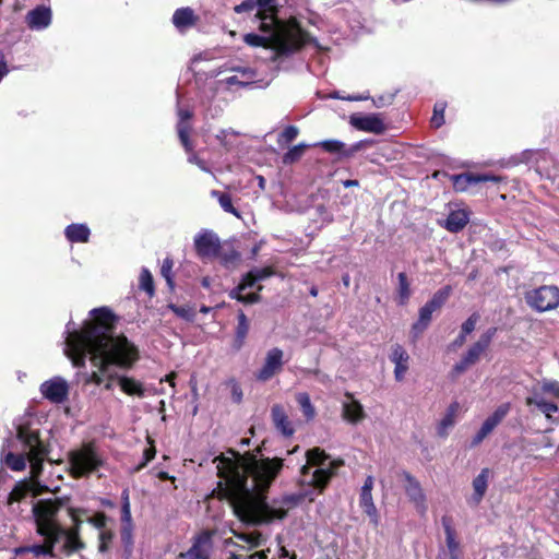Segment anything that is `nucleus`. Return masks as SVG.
Wrapping results in <instances>:
<instances>
[{"label": "nucleus", "instance_id": "obj_1", "mask_svg": "<svg viewBox=\"0 0 559 559\" xmlns=\"http://www.w3.org/2000/svg\"><path fill=\"white\" fill-rule=\"evenodd\" d=\"M230 456L218 457V486L230 502L235 515L243 523L259 525L275 519H283L287 512L308 498L322 492L340 465L319 448L307 451V464L301 468V483L312 487L309 492L285 495L265 501L264 491L281 471L283 463L278 459H260L253 454L241 455L229 451Z\"/></svg>", "mask_w": 559, "mask_h": 559}, {"label": "nucleus", "instance_id": "obj_2", "mask_svg": "<svg viewBox=\"0 0 559 559\" xmlns=\"http://www.w3.org/2000/svg\"><path fill=\"white\" fill-rule=\"evenodd\" d=\"M92 319L84 322L78 331L70 321L67 324L64 354L74 367H83L86 356L98 370L90 374L88 382L97 385L103 383V374L108 376L106 390H112L114 384L110 367L129 368L138 359L135 346L126 336L112 335L114 316L107 308L91 310Z\"/></svg>", "mask_w": 559, "mask_h": 559}, {"label": "nucleus", "instance_id": "obj_3", "mask_svg": "<svg viewBox=\"0 0 559 559\" xmlns=\"http://www.w3.org/2000/svg\"><path fill=\"white\" fill-rule=\"evenodd\" d=\"M260 31L262 35L249 33L245 35L243 40L252 47H271L273 60L298 51L309 40L308 34L298 23L274 24Z\"/></svg>", "mask_w": 559, "mask_h": 559}, {"label": "nucleus", "instance_id": "obj_4", "mask_svg": "<svg viewBox=\"0 0 559 559\" xmlns=\"http://www.w3.org/2000/svg\"><path fill=\"white\" fill-rule=\"evenodd\" d=\"M17 438L22 442L23 453L9 452L3 456L4 464L12 471L21 472L26 467V460L31 464V479L36 483L43 471V462L48 449L39 439L37 430L20 427Z\"/></svg>", "mask_w": 559, "mask_h": 559}, {"label": "nucleus", "instance_id": "obj_5", "mask_svg": "<svg viewBox=\"0 0 559 559\" xmlns=\"http://www.w3.org/2000/svg\"><path fill=\"white\" fill-rule=\"evenodd\" d=\"M62 507L59 499H41L33 506V514L37 525V533L53 540H60L61 525L57 522V514Z\"/></svg>", "mask_w": 559, "mask_h": 559}, {"label": "nucleus", "instance_id": "obj_6", "mask_svg": "<svg viewBox=\"0 0 559 559\" xmlns=\"http://www.w3.org/2000/svg\"><path fill=\"white\" fill-rule=\"evenodd\" d=\"M68 463L71 476L81 478L96 472L103 466L104 460L93 443H84L69 451Z\"/></svg>", "mask_w": 559, "mask_h": 559}, {"label": "nucleus", "instance_id": "obj_7", "mask_svg": "<svg viewBox=\"0 0 559 559\" xmlns=\"http://www.w3.org/2000/svg\"><path fill=\"white\" fill-rule=\"evenodd\" d=\"M273 274L274 271L270 266L252 269L243 276L238 287L230 293V297L236 298L237 300L245 304H254L259 301L260 296L257 293L243 294V292L247 288L253 287L258 282L266 280Z\"/></svg>", "mask_w": 559, "mask_h": 559}, {"label": "nucleus", "instance_id": "obj_8", "mask_svg": "<svg viewBox=\"0 0 559 559\" xmlns=\"http://www.w3.org/2000/svg\"><path fill=\"white\" fill-rule=\"evenodd\" d=\"M525 300L531 308L539 312L556 309L559 306V288L557 286H540L527 292Z\"/></svg>", "mask_w": 559, "mask_h": 559}, {"label": "nucleus", "instance_id": "obj_9", "mask_svg": "<svg viewBox=\"0 0 559 559\" xmlns=\"http://www.w3.org/2000/svg\"><path fill=\"white\" fill-rule=\"evenodd\" d=\"M496 329L491 328L480 335L479 340L467 350V353L462 357V359L454 366L453 370L455 373L460 374L464 372L467 368L475 365L481 354L488 348L491 343L492 337L496 334Z\"/></svg>", "mask_w": 559, "mask_h": 559}, {"label": "nucleus", "instance_id": "obj_10", "mask_svg": "<svg viewBox=\"0 0 559 559\" xmlns=\"http://www.w3.org/2000/svg\"><path fill=\"white\" fill-rule=\"evenodd\" d=\"M41 395L53 404H61L68 400L70 386L62 377H53L40 384Z\"/></svg>", "mask_w": 559, "mask_h": 559}, {"label": "nucleus", "instance_id": "obj_11", "mask_svg": "<svg viewBox=\"0 0 559 559\" xmlns=\"http://www.w3.org/2000/svg\"><path fill=\"white\" fill-rule=\"evenodd\" d=\"M284 366V352L278 347H273L266 352L262 367L257 372V379L269 381L275 374L282 371Z\"/></svg>", "mask_w": 559, "mask_h": 559}, {"label": "nucleus", "instance_id": "obj_12", "mask_svg": "<svg viewBox=\"0 0 559 559\" xmlns=\"http://www.w3.org/2000/svg\"><path fill=\"white\" fill-rule=\"evenodd\" d=\"M194 248L201 259H213L218 254L221 242L216 234L204 229L194 236Z\"/></svg>", "mask_w": 559, "mask_h": 559}, {"label": "nucleus", "instance_id": "obj_13", "mask_svg": "<svg viewBox=\"0 0 559 559\" xmlns=\"http://www.w3.org/2000/svg\"><path fill=\"white\" fill-rule=\"evenodd\" d=\"M258 11L255 17L259 21V29H265L266 27L274 26V24H290L297 23L295 19L288 21H282L276 17L275 0H255Z\"/></svg>", "mask_w": 559, "mask_h": 559}, {"label": "nucleus", "instance_id": "obj_14", "mask_svg": "<svg viewBox=\"0 0 559 559\" xmlns=\"http://www.w3.org/2000/svg\"><path fill=\"white\" fill-rule=\"evenodd\" d=\"M349 123L357 130L381 134L385 130L381 114H353Z\"/></svg>", "mask_w": 559, "mask_h": 559}, {"label": "nucleus", "instance_id": "obj_15", "mask_svg": "<svg viewBox=\"0 0 559 559\" xmlns=\"http://www.w3.org/2000/svg\"><path fill=\"white\" fill-rule=\"evenodd\" d=\"M451 290L450 286H445L436 292L431 299L419 309L418 319L429 324L432 319V313L445 304L451 295Z\"/></svg>", "mask_w": 559, "mask_h": 559}, {"label": "nucleus", "instance_id": "obj_16", "mask_svg": "<svg viewBox=\"0 0 559 559\" xmlns=\"http://www.w3.org/2000/svg\"><path fill=\"white\" fill-rule=\"evenodd\" d=\"M405 484V492L409 500L414 503L418 512L424 513L427 509L426 496L418 480L415 479L409 473L403 472Z\"/></svg>", "mask_w": 559, "mask_h": 559}, {"label": "nucleus", "instance_id": "obj_17", "mask_svg": "<svg viewBox=\"0 0 559 559\" xmlns=\"http://www.w3.org/2000/svg\"><path fill=\"white\" fill-rule=\"evenodd\" d=\"M526 404L536 406L548 418L551 414L558 412V405L555 401H549V397L537 385L533 386L531 395L526 397Z\"/></svg>", "mask_w": 559, "mask_h": 559}, {"label": "nucleus", "instance_id": "obj_18", "mask_svg": "<svg viewBox=\"0 0 559 559\" xmlns=\"http://www.w3.org/2000/svg\"><path fill=\"white\" fill-rule=\"evenodd\" d=\"M390 360L394 364V378L402 381L408 370L409 355L400 344H394L391 348Z\"/></svg>", "mask_w": 559, "mask_h": 559}, {"label": "nucleus", "instance_id": "obj_19", "mask_svg": "<svg viewBox=\"0 0 559 559\" xmlns=\"http://www.w3.org/2000/svg\"><path fill=\"white\" fill-rule=\"evenodd\" d=\"M211 547L210 533H203L198 538H195L191 548L181 556L185 559H210Z\"/></svg>", "mask_w": 559, "mask_h": 559}, {"label": "nucleus", "instance_id": "obj_20", "mask_svg": "<svg viewBox=\"0 0 559 559\" xmlns=\"http://www.w3.org/2000/svg\"><path fill=\"white\" fill-rule=\"evenodd\" d=\"M62 533L60 534V538H63L62 550L67 555H71L83 550L85 548V543L82 542L80 534L78 533V527H70L68 530L61 526Z\"/></svg>", "mask_w": 559, "mask_h": 559}, {"label": "nucleus", "instance_id": "obj_21", "mask_svg": "<svg viewBox=\"0 0 559 559\" xmlns=\"http://www.w3.org/2000/svg\"><path fill=\"white\" fill-rule=\"evenodd\" d=\"M192 117V112L189 109L178 108L177 131L179 140L185 147L186 152L191 151V141L189 138L190 124L189 120Z\"/></svg>", "mask_w": 559, "mask_h": 559}, {"label": "nucleus", "instance_id": "obj_22", "mask_svg": "<svg viewBox=\"0 0 559 559\" xmlns=\"http://www.w3.org/2000/svg\"><path fill=\"white\" fill-rule=\"evenodd\" d=\"M346 397L347 400L343 402V417L352 424H357L365 418L364 407L352 394L346 393Z\"/></svg>", "mask_w": 559, "mask_h": 559}, {"label": "nucleus", "instance_id": "obj_23", "mask_svg": "<svg viewBox=\"0 0 559 559\" xmlns=\"http://www.w3.org/2000/svg\"><path fill=\"white\" fill-rule=\"evenodd\" d=\"M27 24L33 29H44L51 23V11L49 8L38 7L28 12Z\"/></svg>", "mask_w": 559, "mask_h": 559}, {"label": "nucleus", "instance_id": "obj_24", "mask_svg": "<svg viewBox=\"0 0 559 559\" xmlns=\"http://www.w3.org/2000/svg\"><path fill=\"white\" fill-rule=\"evenodd\" d=\"M469 221V213L464 209L451 211L445 221L444 227L451 233L461 231Z\"/></svg>", "mask_w": 559, "mask_h": 559}, {"label": "nucleus", "instance_id": "obj_25", "mask_svg": "<svg viewBox=\"0 0 559 559\" xmlns=\"http://www.w3.org/2000/svg\"><path fill=\"white\" fill-rule=\"evenodd\" d=\"M236 74L226 79V82L230 85H248L258 81V73L255 69L250 67H238L234 68Z\"/></svg>", "mask_w": 559, "mask_h": 559}, {"label": "nucleus", "instance_id": "obj_26", "mask_svg": "<svg viewBox=\"0 0 559 559\" xmlns=\"http://www.w3.org/2000/svg\"><path fill=\"white\" fill-rule=\"evenodd\" d=\"M272 419L276 429L281 431L283 436L290 437L294 433L292 424L282 406L274 405L272 407Z\"/></svg>", "mask_w": 559, "mask_h": 559}, {"label": "nucleus", "instance_id": "obj_27", "mask_svg": "<svg viewBox=\"0 0 559 559\" xmlns=\"http://www.w3.org/2000/svg\"><path fill=\"white\" fill-rule=\"evenodd\" d=\"M197 20L194 11L188 7L177 9L173 15V23L179 31L193 26Z\"/></svg>", "mask_w": 559, "mask_h": 559}, {"label": "nucleus", "instance_id": "obj_28", "mask_svg": "<svg viewBox=\"0 0 559 559\" xmlns=\"http://www.w3.org/2000/svg\"><path fill=\"white\" fill-rule=\"evenodd\" d=\"M58 542L59 540H53L52 542V539L50 537H45V544H43V545H33V546H28V547H20V548L15 549V554L16 555H21V554H24V552H32L36 557H39V556H50V557H52L53 556L55 545Z\"/></svg>", "mask_w": 559, "mask_h": 559}, {"label": "nucleus", "instance_id": "obj_29", "mask_svg": "<svg viewBox=\"0 0 559 559\" xmlns=\"http://www.w3.org/2000/svg\"><path fill=\"white\" fill-rule=\"evenodd\" d=\"M459 412V403L454 402L452 403L448 409L443 418L440 420L437 427L438 436L444 438L448 436L449 430L454 426L455 424V417Z\"/></svg>", "mask_w": 559, "mask_h": 559}, {"label": "nucleus", "instance_id": "obj_30", "mask_svg": "<svg viewBox=\"0 0 559 559\" xmlns=\"http://www.w3.org/2000/svg\"><path fill=\"white\" fill-rule=\"evenodd\" d=\"M71 242H86L90 238V228L85 224H71L64 230Z\"/></svg>", "mask_w": 559, "mask_h": 559}, {"label": "nucleus", "instance_id": "obj_31", "mask_svg": "<svg viewBox=\"0 0 559 559\" xmlns=\"http://www.w3.org/2000/svg\"><path fill=\"white\" fill-rule=\"evenodd\" d=\"M488 476H489V469L484 468L473 480V488H474L473 499L476 503L480 502V500L483 499V497L487 490Z\"/></svg>", "mask_w": 559, "mask_h": 559}, {"label": "nucleus", "instance_id": "obj_32", "mask_svg": "<svg viewBox=\"0 0 559 559\" xmlns=\"http://www.w3.org/2000/svg\"><path fill=\"white\" fill-rule=\"evenodd\" d=\"M359 504L362 508L364 512L369 516L370 521L374 525H378L379 515L377 508L373 503L372 493L367 491H360Z\"/></svg>", "mask_w": 559, "mask_h": 559}, {"label": "nucleus", "instance_id": "obj_33", "mask_svg": "<svg viewBox=\"0 0 559 559\" xmlns=\"http://www.w3.org/2000/svg\"><path fill=\"white\" fill-rule=\"evenodd\" d=\"M450 178L453 183L454 190L457 192H465L471 186L477 185L476 174L474 173L452 175Z\"/></svg>", "mask_w": 559, "mask_h": 559}, {"label": "nucleus", "instance_id": "obj_34", "mask_svg": "<svg viewBox=\"0 0 559 559\" xmlns=\"http://www.w3.org/2000/svg\"><path fill=\"white\" fill-rule=\"evenodd\" d=\"M119 385L121 390L128 395H135L139 397L144 396V389L142 383L129 377H119Z\"/></svg>", "mask_w": 559, "mask_h": 559}, {"label": "nucleus", "instance_id": "obj_35", "mask_svg": "<svg viewBox=\"0 0 559 559\" xmlns=\"http://www.w3.org/2000/svg\"><path fill=\"white\" fill-rule=\"evenodd\" d=\"M237 319H238V323H237V328H236L235 344H236V348L239 349L242 347L245 340L247 337V334L249 332V321L242 311H240L238 313Z\"/></svg>", "mask_w": 559, "mask_h": 559}, {"label": "nucleus", "instance_id": "obj_36", "mask_svg": "<svg viewBox=\"0 0 559 559\" xmlns=\"http://www.w3.org/2000/svg\"><path fill=\"white\" fill-rule=\"evenodd\" d=\"M443 527L445 533V543L451 556H459V542L455 538V532L450 522L443 519Z\"/></svg>", "mask_w": 559, "mask_h": 559}, {"label": "nucleus", "instance_id": "obj_37", "mask_svg": "<svg viewBox=\"0 0 559 559\" xmlns=\"http://www.w3.org/2000/svg\"><path fill=\"white\" fill-rule=\"evenodd\" d=\"M544 394L549 397V401H555L558 405L559 403V382L554 380H544L543 382L536 384Z\"/></svg>", "mask_w": 559, "mask_h": 559}, {"label": "nucleus", "instance_id": "obj_38", "mask_svg": "<svg viewBox=\"0 0 559 559\" xmlns=\"http://www.w3.org/2000/svg\"><path fill=\"white\" fill-rule=\"evenodd\" d=\"M139 287L140 289L144 290L148 295V297L154 296L155 287L153 276L150 270L146 267H142L141 270L139 277Z\"/></svg>", "mask_w": 559, "mask_h": 559}, {"label": "nucleus", "instance_id": "obj_39", "mask_svg": "<svg viewBox=\"0 0 559 559\" xmlns=\"http://www.w3.org/2000/svg\"><path fill=\"white\" fill-rule=\"evenodd\" d=\"M397 281H399V288H397L399 304L406 305L411 297V288H409V283H408L406 274L404 272L399 273Z\"/></svg>", "mask_w": 559, "mask_h": 559}, {"label": "nucleus", "instance_id": "obj_40", "mask_svg": "<svg viewBox=\"0 0 559 559\" xmlns=\"http://www.w3.org/2000/svg\"><path fill=\"white\" fill-rule=\"evenodd\" d=\"M235 536L248 544V550L260 547L264 542L262 534L259 532L235 533Z\"/></svg>", "mask_w": 559, "mask_h": 559}, {"label": "nucleus", "instance_id": "obj_41", "mask_svg": "<svg viewBox=\"0 0 559 559\" xmlns=\"http://www.w3.org/2000/svg\"><path fill=\"white\" fill-rule=\"evenodd\" d=\"M310 145L308 144H305V143H299L293 147H290L284 155H283V163L288 165V164H293L297 160H299L304 153H305V150L307 147H309Z\"/></svg>", "mask_w": 559, "mask_h": 559}, {"label": "nucleus", "instance_id": "obj_42", "mask_svg": "<svg viewBox=\"0 0 559 559\" xmlns=\"http://www.w3.org/2000/svg\"><path fill=\"white\" fill-rule=\"evenodd\" d=\"M32 489L27 480L19 481L10 492V501L22 500Z\"/></svg>", "mask_w": 559, "mask_h": 559}, {"label": "nucleus", "instance_id": "obj_43", "mask_svg": "<svg viewBox=\"0 0 559 559\" xmlns=\"http://www.w3.org/2000/svg\"><path fill=\"white\" fill-rule=\"evenodd\" d=\"M114 531L110 528H106L98 533V551L104 554L107 552L110 548L111 542L114 539Z\"/></svg>", "mask_w": 559, "mask_h": 559}, {"label": "nucleus", "instance_id": "obj_44", "mask_svg": "<svg viewBox=\"0 0 559 559\" xmlns=\"http://www.w3.org/2000/svg\"><path fill=\"white\" fill-rule=\"evenodd\" d=\"M213 194L217 195L219 205L222 206V209L225 212L230 213V214L235 215L236 217H240L239 212L237 211V209L231 203L230 195H228L226 193H219V192H216V191H213Z\"/></svg>", "mask_w": 559, "mask_h": 559}, {"label": "nucleus", "instance_id": "obj_45", "mask_svg": "<svg viewBox=\"0 0 559 559\" xmlns=\"http://www.w3.org/2000/svg\"><path fill=\"white\" fill-rule=\"evenodd\" d=\"M296 399H297V402L300 405L305 416L309 419L313 418L316 412L311 404L309 395L307 393H299Z\"/></svg>", "mask_w": 559, "mask_h": 559}, {"label": "nucleus", "instance_id": "obj_46", "mask_svg": "<svg viewBox=\"0 0 559 559\" xmlns=\"http://www.w3.org/2000/svg\"><path fill=\"white\" fill-rule=\"evenodd\" d=\"M298 133H299V130L297 127L288 126L278 135L277 143L280 145L288 144L297 138Z\"/></svg>", "mask_w": 559, "mask_h": 559}, {"label": "nucleus", "instance_id": "obj_47", "mask_svg": "<svg viewBox=\"0 0 559 559\" xmlns=\"http://www.w3.org/2000/svg\"><path fill=\"white\" fill-rule=\"evenodd\" d=\"M313 146H320L329 153H340L344 148V143L338 140H325L313 144Z\"/></svg>", "mask_w": 559, "mask_h": 559}, {"label": "nucleus", "instance_id": "obj_48", "mask_svg": "<svg viewBox=\"0 0 559 559\" xmlns=\"http://www.w3.org/2000/svg\"><path fill=\"white\" fill-rule=\"evenodd\" d=\"M444 110L445 105L443 103H438L433 108V116L431 118V123L435 128H440L444 123Z\"/></svg>", "mask_w": 559, "mask_h": 559}, {"label": "nucleus", "instance_id": "obj_49", "mask_svg": "<svg viewBox=\"0 0 559 559\" xmlns=\"http://www.w3.org/2000/svg\"><path fill=\"white\" fill-rule=\"evenodd\" d=\"M87 523L93 525L98 533L107 528V518L104 513H97L87 519Z\"/></svg>", "mask_w": 559, "mask_h": 559}, {"label": "nucleus", "instance_id": "obj_50", "mask_svg": "<svg viewBox=\"0 0 559 559\" xmlns=\"http://www.w3.org/2000/svg\"><path fill=\"white\" fill-rule=\"evenodd\" d=\"M510 408H511L510 403H503V404L499 405L496 408V411L492 413V415H490L489 417L497 425H499L502 421V419L508 415V413L510 412Z\"/></svg>", "mask_w": 559, "mask_h": 559}, {"label": "nucleus", "instance_id": "obj_51", "mask_svg": "<svg viewBox=\"0 0 559 559\" xmlns=\"http://www.w3.org/2000/svg\"><path fill=\"white\" fill-rule=\"evenodd\" d=\"M121 540L126 547V550L127 552H131V549H132V545H133V542H132V525L131 526H127L124 525L121 530Z\"/></svg>", "mask_w": 559, "mask_h": 559}, {"label": "nucleus", "instance_id": "obj_52", "mask_svg": "<svg viewBox=\"0 0 559 559\" xmlns=\"http://www.w3.org/2000/svg\"><path fill=\"white\" fill-rule=\"evenodd\" d=\"M479 320V314L478 313H473L463 324H462V330H461V333H463L464 335H468L469 333H472L474 330H475V326L477 324Z\"/></svg>", "mask_w": 559, "mask_h": 559}, {"label": "nucleus", "instance_id": "obj_53", "mask_svg": "<svg viewBox=\"0 0 559 559\" xmlns=\"http://www.w3.org/2000/svg\"><path fill=\"white\" fill-rule=\"evenodd\" d=\"M238 133L234 130H221L218 134L216 135V139L224 145L225 147L229 148L233 143L230 141V136H236Z\"/></svg>", "mask_w": 559, "mask_h": 559}, {"label": "nucleus", "instance_id": "obj_54", "mask_svg": "<svg viewBox=\"0 0 559 559\" xmlns=\"http://www.w3.org/2000/svg\"><path fill=\"white\" fill-rule=\"evenodd\" d=\"M257 1L255 0H245L240 4L235 7V12L243 13V12H254L257 13Z\"/></svg>", "mask_w": 559, "mask_h": 559}, {"label": "nucleus", "instance_id": "obj_55", "mask_svg": "<svg viewBox=\"0 0 559 559\" xmlns=\"http://www.w3.org/2000/svg\"><path fill=\"white\" fill-rule=\"evenodd\" d=\"M173 260L169 258H166L163 261L160 274L167 281L169 285H171V269H173Z\"/></svg>", "mask_w": 559, "mask_h": 559}, {"label": "nucleus", "instance_id": "obj_56", "mask_svg": "<svg viewBox=\"0 0 559 559\" xmlns=\"http://www.w3.org/2000/svg\"><path fill=\"white\" fill-rule=\"evenodd\" d=\"M502 180H503V178L500 176H496V175H491V174H476V183H481V182L499 183Z\"/></svg>", "mask_w": 559, "mask_h": 559}, {"label": "nucleus", "instance_id": "obj_57", "mask_svg": "<svg viewBox=\"0 0 559 559\" xmlns=\"http://www.w3.org/2000/svg\"><path fill=\"white\" fill-rule=\"evenodd\" d=\"M121 521L124 525H132V516H131V506H122L121 507Z\"/></svg>", "mask_w": 559, "mask_h": 559}, {"label": "nucleus", "instance_id": "obj_58", "mask_svg": "<svg viewBox=\"0 0 559 559\" xmlns=\"http://www.w3.org/2000/svg\"><path fill=\"white\" fill-rule=\"evenodd\" d=\"M428 325L429 324L418 319L412 326L414 337H418L428 328Z\"/></svg>", "mask_w": 559, "mask_h": 559}, {"label": "nucleus", "instance_id": "obj_59", "mask_svg": "<svg viewBox=\"0 0 559 559\" xmlns=\"http://www.w3.org/2000/svg\"><path fill=\"white\" fill-rule=\"evenodd\" d=\"M80 511L79 510H75V509H69V514L73 521V526L72 527H78V533L80 534L81 533V524H82V520L80 519V515H79Z\"/></svg>", "mask_w": 559, "mask_h": 559}, {"label": "nucleus", "instance_id": "obj_60", "mask_svg": "<svg viewBox=\"0 0 559 559\" xmlns=\"http://www.w3.org/2000/svg\"><path fill=\"white\" fill-rule=\"evenodd\" d=\"M231 383V394L235 402L239 403L242 399V391L239 384L236 381H230Z\"/></svg>", "mask_w": 559, "mask_h": 559}, {"label": "nucleus", "instance_id": "obj_61", "mask_svg": "<svg viewBox=\"0 0 559 559\" xmlns=\"http://www.w3.org/2000/svg\"><path fill=\"white\" fill-rule=\"evenodd\" d=\"M239 259V254L236 251H231L229 254L222 255V261L225 265L235 263Z\"/></svg>", "mask_w": 559, "mask_h": 559}, {"label": "nucleus", "instance_id": "obj_62", "mask_svg": "<svg viewBox=\"0 0 559 559\" xmlns=\"http://www.w3.org/2000/svg\"><path fill=\"white\" fill-rule=\"evenodd\" d=\"M155 454H156V450H155L154 445L151 444V447L145 449V451H144L145 462L142 465H145L146 463L152 461L155 457Z\"/></svg>", "mask_w": 559, "mask_h": 559}, {"label": "nucleus", "instance_id": "obj_63", "mask_svg": "<svg viewBox=\"0 0 559 559\" xmlns=\"http://www.w3.org/2000/svg\"><path fill=\"white\" fill-rule=\"evenodd\" d=\"M498 425L488 417L481 425V428L485 429L487 432L491 433V431L497 427Z\"/></svg>", "mask_w": 559, "mask_h": 559}, {"label": "nucleus", "instance_id": "obj_64", "mask_svg": "<svg viewBox=\"0 0 559 559\" xmlns=\"http://www.w3.org/2000/svg\"><path fill=\"white\" fill-rule=\"evenodd\" d=\"M242 559H267V551L265 550H262V551H257L246 558H242Z\"/></svg>", "mask_w": 559, "mask_h": 559}]
</instances>
